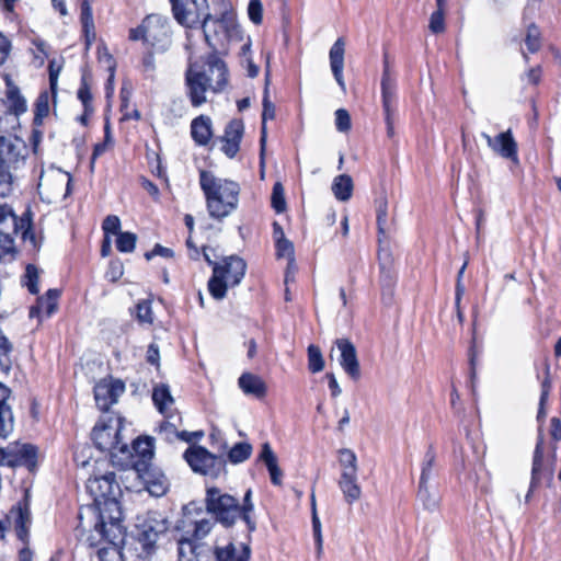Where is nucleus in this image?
<instances>
[{"mask_svg":"<svg viewBox=\"0 0 561 561\" xmlns=\"http://www.w3.org/2000/svg\"><path fill=\"white\" fill-rule=\"evenodd\" d=\"M260 459L265 463V466L270 472L272 483L275 485H280L282 478H283V471L278 467L277 457L274 454V451L272 450L268 443L263 444L262 450L260 454Z\"/></svg>","mask_w":561,"mask_h":561,"instance_id":"7c9ffc66","label":"nucleus"},{"mask_svg":"<svg viewBox=\"0 0 561 561\" xmlns=\"http://www.w3.org/2000/svg\"><path fill=\"white\" fill-rule=\"evenodd\" d=\"M26 277H27L26 286H27L30 293H32L34 295L37 294L39 290L37 268L33 265H28L26 267Z\"/></svg>","mask_w":561,"mask_h":561,"instance_id":"052dcab7","label":"nucleus"},{"mask_svg":"<svg viewBox=\"0 0 561 561\" xmlns=\"http://www.w3.org/2000/svg\"><path fill=\"white\" fill-rule=\"evenodd\" d=\"M377 226L380 241L381 238H387L390 230V222L388 220V203L383 198L378 202L377 206Z\"/></svg>","mask_w":561,"mask_h":561,"instance_id":"ea45409f","label":"nucleus"},{"mask_svg":"<svg viewBox=\"0 0 561 561\" xmlns=\"http://www.w3.org/2000/svg\"><path fill=\"white\" fill-rule=\"evenodd\" d=\"M416 497L428 512H436L439 507L440 495L434 484L419 485Z\"/></svg>","mask_w":561,"mask_h":561,"instance_id":"2f4dec72","label":"nucleus"},{"mask_svg":"<svg viewBox=\"0 0 561 561\" xmlns=\"http://www.w3.org/2000/svg\"><path fill=\"white\" fill-rule=\"evenodd\" d=\"M205 505L207 513L226 527L233 525L241 518L240 504L230 494L224 493L218 488H209L206 491Z\"/></svg>","mask_w":561,"mask_h":561,"instance_id":"423d86ee","label":"nucleus"},{"mask_svg":"<svg viewBox=\"0 0 561 561\" xmlns=\"http://www.w3.org/2000/svg\"><path fill=\"white\" fill-rule=\"evenodd\" d=\"M381 93H382V105L385 113H393L394 98H396V84L391 79L388 67H385L382 80H381Z\"/></svg>","mask_w":561,"mask_h":561,"instance_id":"473e14b6","label":"nucleus"},{"mask_svg":"<svg viewBox=\"0 0 561 561\" xmlns=\"http://www.w3.org/2000/svg\"><path fill=\"white\" fill-rule=\"evenodd\" d=\"M335 345L340 352L339 363L341 367L353 380H358L360 368L355 345L347 339H337Z\"/></svg>","mask_w":561,"mask_h":561,"instance_id":"dca6fc26","label":"nucleus"},{"mask_svg":"<svg viewBox=\"0 0 561 561\" xmlns=\"http://www.w3.org/2000/svg\"><path fill=\"white\" fill-rule=\"evenodd\" d=\"M13 176L10 172V164L0 157V196L7 197L12 192Z\"/></svg>","mask_w":561,"mask_h":561,"instance_id":"a19ab883","label":"nucleus"},{"mask_svg":"<svg viewBox=\"0 0 561 561\" xmlns=\"http://www.w3.org/2000/svg\"><path fill=\"white\" fill-rule=\"evenodd\" d=\"M274 117H275V106L270 101L268 91H267V89H265L264 98H263V113H262V126H261V139H260L261 162L262 163H263V154H264L265 144H266V136H267L266 121L274 119Z\"/></svg>","mask_w":561,"mask_h":561,"instance_id":"f704fd0d","label":"nucleus"},{"mask_svg":"<svg viewBox=\"0 0 561 561\" xmlns=\"http://www.w3.org/2000/svg\"><path fill=\"white\" fill-rule=\"evenodd\" d=\"M251 549L248 545L236 546L230 542L225 547H216V561H249Z\"/></svg>","mask_w":561,"mask_h":561,"instance_id":"b1692460","label":"nucleus"},{"mask_svg":"<svg viewBox=\"0 0 561 561\" xmlns=\"http://www.w3.org/2000/svg\"><path fill=\"white\" fill-rule=\"evenodd\" d=\"M344 54H345V41H344V38L340 37L332 45L330 53H329V58H330V66H331V70L334 76V79L336 80L337 84L341 87V89L343 91H345V82L343 79Z\"/></svg>","mask_w":561,"mask_h":561,"instance_id":"4be33fe9","label":"nucleus"},{"mask_svg":"<svg viewBox=\"0 0 561 561\" xmlns=\"http://www.w3.org/2000/svg\"><path fill=\"white\" fill-rule=\"evenodd\" d=\"M191 134L196 144L206 146L213 136L211 119L204 115L193 119L191 124Z\"/></svg>","mask_w":561,"mask_h":561,"instance_id":"c85d7f7f","label":"nucleus"},{"mask_svg":"<svg viewBox=\"0 0 561 561\" xmlns=\"http://www.w3.org/2000/svg\"><path fill=\"white\" fill-rule=\"evenodd\" d=\"M131 449L133 453L129 449L126 453L130 454L134 466L136 462H144L147 466L151 465L150 461L153 457V443L151 438H137L133 442Z\"/></svg>","mask_w":561,"mask_h":561,"instance_id":"bb28decb","label":"nucleus"},{"mask_svg":"<svg viewBox=\"0 0 561 561\" xmlns=\"http://www.w3.org/2000/svg\"><path fill=\"white\" fill-rule=\"evenodd\" d=\"M137 318L142 323H152L153 317L149 301L142 300L137 305Z\"/></svg>","mask_w":561,"mask_h":561,"instance_id":"bf43d9fd","label":"nucleus"},{"mask_svg":"<svg viewBox=\"0 0 561 561\" xmlns=\"http://www.w3.org/2000/svg\"><path fill=\"white\" fill-rule=\"evenodd\" d=\"M135 472L141 479L146 490L153 496H162L169 489V481L164 473L153 467L147 466L144 462L135 463Z\"/></svg>","mask_w":561,"mask_h":561,"instance_id":"ddd939ff","label":"nucleus"},{"mask_svg":"<svg viewBox=\"0 0 561 561\" xmlns=\"http://www.w3.org/2000/svg\"><path fill=\"white\" fill-rule=\"evenodd\" d=\"M332 193L337 201L347 202L353 194V180L347 174H341L334 178L332 182Z\"/></svg>","mask_w":561,"mask_h":561,"instance_id":"72a5a7b5","label":"nucleus"},{"mask_svg":"<svg viewBox=\"0 0 561 561\" xmlns=\"http://www.w3.org/2000/svg\"><path fill=\"white\" fill-rule=\"evenodd\" d=\"M12 353L13 344L0 329V369L4 375H9L12 369Z\"/></svg>","mask_w":561,"mask_h":561,"instance_id":"c9c22d12","label":"nucleus"},{"mask_svg":"<svg viewBox=\"0 0 561 561\" xmlns=\"http://www.w3.org/2000/svg\"><path fill=\"white\" fill-rule=\"evenodd\" d=\"M121 419L108 417V420L98 423L92 431V439L100 450L114 453L118 450L125 454L128 450L126 444L121 443L119 436Z\"/></svg>","mask_w":561,"mask_h":561,"instance_id":"1a4fd4ad","label":"nucleus"},{"mask_svg":"<svg viewBox=\"0 0 561 561\" xmlns=\"http://www.w3.org/2000/svg\"><path fill=\"white\" fill-rule=\"evenodd\" d=\"M248 14L250 20L259 25L263 20V5L260 0H250L248 5Z\"/></svg>","mask_w":561,"mask_h":561,"instance_id":"4d7b16f0","label":"nucleus"},{"mask_svg":"<svg viewBox=\"0 0 561 561\" xmlns=\"http://www.w3.org/2000/svg\"><path fill=\"white\" fill-rule=\"evenodd\" d=\"M325 377H327V378H328V380H329V388H330V390H331V396H332L333 398L339 397V396L341 394V392H342V389H341V387L339 386V382H337V380H336V378H335L334 374H332V373H328V374L325 375Z\"/></svg>","mask_w":561,"mask_h":561,"instance_id":"774afa93","label":"nucleus"},{"mask_svg":"<svg viewBox=\"0 0 561 561\" xmlns=\"http://www.w3.org/2000/svg\"><path fill=\"white\" fill-rule=\"evenodd\" d=\"M87 490L94 500V503H102L104 500L118 496L121 486L114 472L95 474L89 478Z\"/></svg>","mask_w":561,"mask_h":561,"instance_id":"f8f14e48","label":"nucleus"},{"mask_svg":"<svg viewBox=\"0 0 561 561\" xmlns=\"http://www.w3.org/2000/svg\"><path fill=\"white\" fill-rule=\"evenodd\" d=\"M247 264L237 256L231 255L220 264H214V273L208 280V290L215 299H222L228 287L239 285L245 275Z\"/></svg>","mask_w":561,"mask_h":561,"instance_id":"20e7f679","label":"nucleus"},{"mask_svg":"<svg viewBox=\"0 0 561 561\" xmlns=\"http://www.w3.org/2000/svg\"><path fill=\"white\" fill-rule=\"evenodd\" d=\"M124 391L125 385L121 380H101L94 387L95 403L100 410L107 411Z\"/></svg>","mask_w":561,"mask_h":561,"instance_id":"2eb2a0df","label":"nucleus"},{"mask_svg":"<svg viewBox=\"0 0 561 561\" xmlns=\"http://www.w3.org/2000/svg\"><path fill=\"white\" fill-rule=\"evenodd\" d=\"M7 520L14 527L18 538L22 541H26L31 525V512L27 503H18L13 506L7 515Z\"/></svg>","mask_w":561,"mask_h":561,"instance_id":"f3484780","label":"nucleus"},{"mask_svg":"<svg viewBox=\"0 0 561 561\" xmlns=\"http://www.w3.org/2000/svg\"><path fill=\"white\" fill-rule=\"evenodd\" d=\"M276 250L278 257H286L289 260V265L294 263V244L287 238L276 241Z\"/></svg>","mask_w":561,"mask_h":561,"instance_id":"864d4df0","label":"nucleus"},{"mask_svg":"<svg viewBox=\"0 0 561 561\" xmlns=\"http://www.w3.org/2000/svg\"><path fill=\"white\" fill-rule=\"evenodd\" d=\"M102 228L104 230L105 236L108 237L110 233L112 234H118L121 233V220L115 215H108L102 225Z\"/></svg>","mask_w":561,"mask_h":561,"instance_id":"13d9d810","label":"nucleus"},{"mask_svg":"<svg viewBox=\"0 0 561 561\" xmlns=\"http://www.w3.org/2000/svg\"><path fill=\"white\" fill-rule=\"evenodd\" d=\"M335 126L340 133H347L351 129V116L344 108L335 111Z\"/></svg>","mask_w":561,"mask_h":561,"instance_id":"5fc2aeb1","label":"nucleus"},{"mask_svg":"<svg viewBox=\"0 0 561 561\" xmlns=\"http://www.w3.org/2000/svg\"><path fill=\"white\" fill-rule=\"evenodd\" d=\"M251 494H252L251 490H248L244 495V503L242 506H240V508H241V518H243V520L247 523L250 530H254L255 525L251 520V517H250V513L253 511V504L251 503Z\"/></svg>","mask_w":561,"mask_h":561,"instance_id":"6e6d98bb","label":"nucleus"},{"mask_svg":"<svg viewBox=\"0 0 561 561\" xmlns=\"http://www.w3.org/2000/svg\"><path fill=\"white\" fill-rule=\"evenodd\" d=\"M137 236L133 232H121L117 234L116 248L121 252L130 253L135 250Z\"/></svg>","mask_w":561,"mask_h":561,"instance_id":"de8ad7c7","label":"nucleus"},{"mask_svg":"<svg viewBox=\"0 0 561 561\" xmlns=\"http://www.w3.org/2000/svg\"><path fill=\"white\" fill-rule=\"evenodd\" d=\"M543 469V435L540 432L538 442L534 451L533 468H531V485L539 481V474Z\"/></svg>","mask_w":561,"mask_h":561,"instance_id":"58836bf2","label":"nucleus"},{"mask_svg":"<svg viewBox=\"0 0 561 561\" xmlns=\"http://www.w3.org/2000/svg\"><path fill=\"white\" fill-rule=\"evenodd\" d=\"M525 43L530 53H536L540 48V33L536 25L528 26Z\"/></svg>","mask_w":561,"mask_h":561,"instance_id":"603ef678","label":"nucleus"},{"mask_svg":"<svg viewBox=\"0 0 561 561\" xmlns=\"http://www.w3.org/2000/svg\"><path fill=\"white\" fill-rule=\"evenodd\" d=\"M199 184L206 197L207 210L211 218L221 220L237 208L240 193L238 183L202 170L199 172Z\"/></svg>","mask_w":561,"mask_h":561,"instance_id":"f03ea898","label":"nucleus"},{"mask_svg":"<svg viewBox=\"0 0 561 561\" xmlns=\"http://www.w3.org/2000/svg\"><path fill=\"white\" fill-rule=\"evenodd\" d=\"M272 206L276 213H283L286 209L284 187L279 182H276L273 186Z\"/></svg>","mask_w":561,"mask_h":561,"instance_id":"8fccbe9b","label":"nucleus"},{"mask_svg":"<svg viewBox=\"0 0 561 561\" xmlns=\"http://www.w3.org/2000/svg\"><path fill=\"white\" fill-rule=\"evenodd\" d=\"M445 14L446 11L435 10L431 18L428 28L434 34H440L445 32Z\"/></svg>","mask_w":561,"mask_h":561,"instance_id":"3c124183","label":"nucleus"},{"mask_svg":"<svg viewBox=\"0 0 561 561\" xmlns=\"http://www.w3.org/2000/svg\"><path fill=\"white\" fill-rule=\"evenodd\" d=\"M184 458L194 472L218 477L224 470L225 460L209 453L206 448L193 445L184 454Z\"/></svg>","mask_w":561,"mask_h":561,"instance_id":"9b49d317","label":"nucleus"},{"mask_svg":"<svg viewBox=\"0 0 561 561\" xmlns=\"http://www.w3.org/2000/svg\"><path fill=\"white\" fill-rule=\"evenodd\" d=\"M174 19L179 24L193 28L202 26L206 43L215 47L213 42L219 32L225 31L224 22L213 19L207 0H171Z\"/></svg>","mask_w":561,"mask_h":561,"instance_id":"7ed1b4c3","label":"nucleus"},{"mask_svg":"<svg viewBox=\"0 0 561 561\" xmlns=\"http://www.w3.org/2000/svg\"><path fill=\"white\" fill-rule=\"evenodd\" d=\"M25 142L15 136H0V157L8 164H13L24 159Z\"/></svg>","mask_w":561,"mask_h":561,"instance_id":"412c9836","label":"nucleus"},{"mask_svg":"<svg viewBox=\"0 0 561 561\" xmlns=\"http://www.w3.org/2000/svg\"><path fill=\"white\" fill-rule=\"evenodd\" d=\"M59 295L58 289H49L44 297L38 298L37 305L31 308L30 317H38L42 312L46 317H50L57 310Z\"/></svg>","mask_w":561,"mask_h":561,"instance_id":"c756f323","label":"nucleus"},{"mask_svg":"<svg viewBox=\"0 0 561 561\" xmlns=\"http://www.w3.org/2000/svg\"><path fill=\"white\" fill-rule=\"evenodd\" d=\"M481 137L485 139L489 148L494 153L510 160L514 164H518L517 144L513 138L511 129L500 133L495 137H491L486 133H481Z\"/></svg>","mask_w":561,"mask_h":561,"instance_id":"4468645a","label":"nucleus"},{"mask_svg":"<svg viewBox=\"0 0 561 561\" xmlns=\"http://www.w3.org/2000/svg\"><path fill=\"white\" fill-rule=\"evenodd\" d=\"M156 255H160V256H164V257H171L173 255V252L169 248H164V247H162L160 244H156V247L153 248V250L151 252H147L145 254L147 260H151Z\"/></svg>","mask_w":561,"mask_h":561,"instance_id":"338daca9","label":"nucleus"},{"mask_svg":"<svg viewBox=\"0 0 561 561\" xmlns=\"http://www.w3.org/2000/svg\"><path fill=\"white\" fill-rule=\"evenodd\" d=\"M121 542H111L107 546L101 547L98 550V561H123L122 553L119 551Z\"/></svg>","mask_w":561,"mask_h":561,"instance_id":"a18cd8bd","label":"nucleus"},{"mask_svg":"<svg viewBox=\"0 0 561 561\" xmlns=\"http://www.w3.org/2000/svg\"><path fill=\"white\" fill-rule=\"evenodd\" d=\"M18 217L7 204L0 205V263L13 261L16 256V248L13 236L18 233Z\"/></svg>","mask_w":561,"mask_h":561,"instance_id":"9d476101","label":"nucleus"},{"mask_svg":"<svg viewBox=\"0 0 561 561\" xmlns=\"http://www.w3.org/2000/svg\"><path fill=\"white\" fill-rule=\"evenodd\" d=\"M129 38L131 41L142 39L158 50H165L171 44L169 19L161 14H149L138 27L129 31Z\"/></svg>","mask_w":561,"mask_h":561,"instance_id":"39448f33","label":"nucleus"},{"mask_svg":"<svg viewBox=\"0 0 561 561\" xmlns=\"http://www.w3.org/2000/svg\"><path fill=\"white\" fill-rule=\"evenodd\" d=\"M94 504L98 507V512L95 510H91V513L94 515V519L101 522L103 526L108 527L111 542H123V512L117 501V496L104 500L102 503Z\"/></svg>","mask_w":561,"mask_h":561,"instance_id":"6e6552de","label":"nucleus"},{"mask_svg":"<svg viewBox=\"0 0 561 561\" xmlns=\"http://www.w3.org/2000/svg\"><path fill=\"white\" fill-rule=\"evenodd\" d=\"M11 51V42L0 32V66L5 62Z\"/></svg>","mask_w":561,"mask_h":561,"instance_id":"69168bd1","label":"nucleus"},{"mask_svg":"<svg viewBox=\"0 0 561 561\" xmlns=\"http://www.w3.org/2000/svg\"><path fill=\"white\" fill-rule=\"evenodd\" d=\"M187 95L193 106L204 104L208 90L217 93L227 84V68L222 60L210 56L206 62L191 64L186 71Z\"/></svg>","mask_w":561,"mask_h":561,"instance_id":"f257e3e1","label":"nucleus"},{"mask_svg":"<svg viewBox=\"0 0 561 561\" xmlns=\"http://www.w3.org/2000/svg\"><path fill=\"white\" fill-rule=\"evenodd\" d=\"M337 485L343 494L344 502L347 505H353L362 497V486L358 483V473L354 474H340Z\"/></svg>","mask_w":561,"mask_h":561,"instance_id":"5701e85b","label":"nucleus"},{"mask_svg":"<svg viewBox=\"0 0 561 561\" xmlns=\"http://www.w3.org/2000/svg\"><path fill=\"white\" fill-rule=\"evenodd\" d=\"M252 453V447L248 443H238L229 451L228 458L232 463H239L247 460Z\"/></svg>","mask_w":561,"mask_h":561,"instance_id":"49530a36","label":"nucleus"},{"mask_svg":"<svg viewBox=\"0 0 561 561\" xmlns=\"http://www.w3.org/2000/svg\"><path fill=\"white\" fill-rule=\"evenodd\" d=\"M178 432L175 424L170 421H163L159 426V433L165 440H173L176 438Z\"/></svg>","mask_w":561,"mask_h":561,"instance_id":"680f3d73","label":"nucleus"},{"mask_svg":"<svg viewBox=\"0 0 561 561\" xmlns=\"http://www.w3.org/2000/svg\"><path fill=\"white\" fill-rule=\"evenodd\" d=\"M311 506H312V528H313V537L316 541L320 542V537H322L321 533V523L317 514L316 510V499L314 494L311 495Z\"/></svg>","mask_w":561,"mask_h":561,"instance_id":"0e129e2a","label":"nucleus"},{"mask_svg":"<svg viewBox=\"0 0 561 561\" xmlns=\"http://www.w3.org/2000/svg\"><path fill=\"white\" fill-rule=\"evenodd\" d=\"M7 85L8 108L15 116L26 111L25 99L21 95L19 88L13 83L9 75L4 76Z\"/></svg>","mask_w":561,"mask_h":561,"instance_id":"cd10ccee","label":"nucleus"},{"mask_svg":"<svg viewBox=\"0 0 561 561\" xmlns=\"http://www.w3.org/2000/svg\"><path fill=\"white\" fill-rule=\"evenodd\" d=\"M308 368L311 373H320L324 368V359L321 350L317 345L308 346Z\"/></svg>","mask_w":561,"mask_h":561,"instance_id":"c03bdc74","label":"nucleus"},{"mask_svg":"<svg viewBox=\"0 0 561 561\" xmlns=\"http://www.w3.org/2000/svg\"><path fill=\"white\" fill-rule=\"evenodd\" d=\"M152 400L161 413L173 404V398L170 393L169 387L165 385H158L153 389Z\"/></svg>","mask_w":561,"mask_h":561,"instance_id":"4c0bfd02","label":"nucleus"},{"mask_svg":"<svg viewBox=\"0 0 561 561\" xmlns=\"http://www.w3.org/2000/svg\"><path fill=\"white\" fill-rule=\"evenodd\" d=\"M207 551L204 545L184 538L178 542V561H203V554Z\"/></svg>","mask_w":561,"mask_h":561,"instance_id":"a878e982","label":"nucleus"},{"mask_svg":"<svg viewBox=\"0 0 561 561\" xmlns=\"http://www.w3.org/2000/svg\"><path fill=\"white\" fill-rule=\"evenodd\" d=\"M434 463L435 453L430 448L424 457L419 485H432L431 480L434 477Z\"/></svg>","mask_w":561,"mask_h":561,"instance_id":"79ce46f5","label":"nucleus"},{"mask_svg":"<svg viewBox=\"0 0 561 561\" xmlns=\"http://www.w3.org/2000/svg\"><path fill=\"white\" fill-rule=\"evenodd\" d=\"M80 525L77 527L78 536L80 540L87 543L90 547H98L103 542L107 545L111 543V537L108 536V527L103 526L101 522L95 519L94 528L91 530H87V526L83 522L82 514L79 515Z\"/></svg>","mask_w":561,"mask_h":561,"instance_id":"6ab92c4d","label":"nucleus"},{"mask_svg":"<svg viewBox=\"0 0 561 561\" xmlns=\"http://www.w3.org/2000/svg\"><path fill=\"white\" fill-rule=\"evenodd\" d=\"M49 111V96L47 92L42 93L36 101V117H44Z\"/></svg>","mask_w":561,"mask_h":561,"instance_id":"e2e57ef3","label":"nucleus"},{"mask_svg":"<svg viewBox=\"0 0 561 561\" xmlns=\"http://www.w3.org/2000/svg\"><path fill=\"white\" fill-rule=\"evenodd\" d=\"M136 528L138 540L149 556L154 550L159 537L168 530L169 522L162 513L149 511L138 517Z\"/></svg>","mask_w":561,"mask_h":561,"instance_id":"0eeeda50","label":"nucleus"},{"mask_svg":"<svg viewBox=\"0 0 561 561\" xmlns=\"http://www.w3.org/2000/svg\"><path fill=\"white\" fill-rule=\"evenodd\" d=\"M13 430V413L8 403H0V437H7Z\"/></svg>","mask_w":561,"mask_h":561,"instance_id":"37998d69","label":"nucleus"},{"mask_svg":"<svg viewBox=\"0 0 561 561\" xmlns=\"http://www.w3.org/2000/svg\"><path fill=\"white\" fill-rule=\"evenodd\" d=\"M238 385L248 396L261 399L266 394V385L264 380L252 373H243L238 379Z\"/></svg>","mask_w":561,"mask_h":561,"instance_id":"393cba45","label":"nucleus"},{"mask_svg":"<svg viewBox=\"0 0 561 561\" xmlns=\"http://www.w3.org/2000/svg\"><path fill=\"white\" fill-rule=\"evenodd\" d=\"M214 522L210 518H201L194 522L193 538L191 540L197 543V540L205 538L211 530Z\"/></svg>","mask_w":561,"mask_h":561,"instance_id":"09e8293b","label":"nucleus"},{"mask_svg":"<svg viewBox=\"0 0 561 561\" xmlns=\"http://www.w3.org/2000/svg\"><path fill=\"white\" fill-rule=\"evenodd\" d=\"M7 453H10L8 457V466L10 467L25 466L33 470L36 466L37 449L33 445H10L7 447Z\"/></svg>","mask_w":561,"mask_h":561,"instance_id":"a211bd4d","label":"nucleus"},{"mask_svg":"<svg viewBox=\"0 0 561 561\" xmlns=\"http://www.w3.org/2000/svg\"><path fill=\"white\" fill-rule=\"evenodd\" d=\"M339 463L341 467V474L358 473L357 457L355 453L348 448L339 450Z\"/></svg>","mask_w":561,"mask_h":561,"instance_id":"e433bc0d","label":"nucleus"},{"mask_svg":"<svg viewBox=\"0 0 561 561\" xmlns=\"http://www.w3.org/2000/svg\"><path fill=\"white\" fill-rule=\"evenodd\" d=\"M243 131L244 125L240 119H232L226 126L221 150L227 157L233 158L238 153Z\"/></svg>","mask_w":561,"mask_h":561,"instance_id":"aec40b11","label":"nucleus"}]
</instances>
